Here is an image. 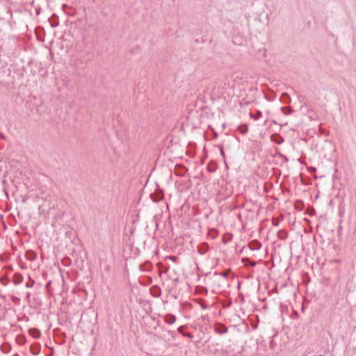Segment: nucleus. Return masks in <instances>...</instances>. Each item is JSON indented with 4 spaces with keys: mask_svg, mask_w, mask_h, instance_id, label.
I'll use <instances>...</instances> for the list:
<instances>
[{
    "mask_svg": "<svg viewBox=\"0 0 356 356\" xmlns=\"http://www.w3.org/2000/svg\"><path fill=\"white\" fill-rule=\"evenodd\" d=\"M35 337H38V334H35Z\"/></svg>",
    "mask_w": 356,
    "mask_h": 356,
    "instance_id": "obj_2",
    "label": "nucleus"
},
{
    "mask_svg": "<svg viewBox=\"0 0 356 356\" xmlns=\"http://www.w3.org/2000/svg\"><path fill=\"white\" fill-rule=\"evenodd\" d=\"M35 337H38V334H35Z\"/></svg>",
    "mask_w": 356,
    "mask_h": 356,
    "instance_id": "obj_1",
    "label": "nucleus"
}]
</instances>
